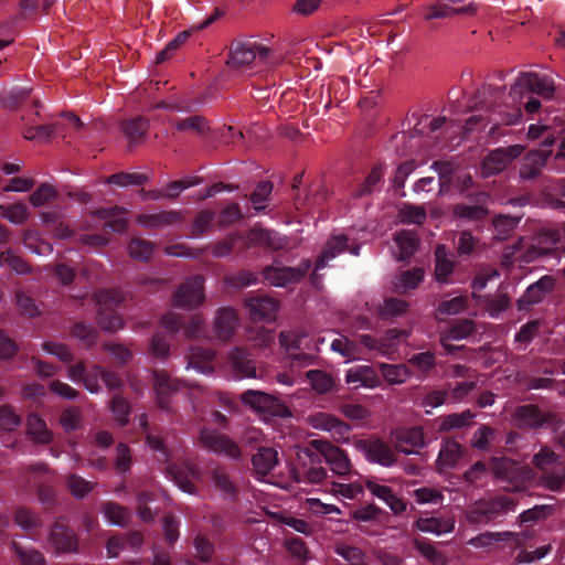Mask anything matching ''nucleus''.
<instances>
[{"instance_id": "obj_11", "label": "nucleus", "mask_w": 565, "mask_h": 565, "mask_svg": "<svg viewBox=\"0 0 565 565\" xmlns=\"http://www.w3.org/2000/svg\"><path fill=\"white\" fill-rule=\"evenodd\" d=\"M561 232L558 228H542L534 237L533 244L526 252V260L532 262L541 257H559Z\"/></svg>"}, {"instance_id": "obj_53", "label": "nucleus", "mask_w": 565, "mask_h": 565, "mask_svg": "<svg viewBox=\"0 0 565 565\" xmlns=\"http://www.w3.org/2000/svg\"><path fill=\"white\" fill-rule=\"evenodd\" d=\"M379 366L383 377L391 384H402L411 375V372L404 364L381 363Z\"/></svg>"}, {"instance_id": "obj_24", "label": "nucleus", "mask_w": 565, "mask_h": 565, "mask_svg": "<svg viewBox=\"0 0 565 565\" xmlns=\"http://www.w3.org/2000/svg\"><path fill=\"white\" fill-rule=\"evenodd\" d=\"M247 236V241L245 243V248H252L256 246H265L273 250H281L287 248L288 238L286 236L280 235L276 231H270L267 228H252Z\"/></svg>"}, {"instance_id": "obj_7", "label": "nucleus", "mask_w": 565, "mask_h": 565, "mask_svg": "<svg viewBox=\"0 0 565 565\" xmlns=\"http://www.w3.org/2000/svg\"><path fill=\"white\" fill-rule=\"evenodd\" d=\"M199 440L204 448L216 455H223L233 460H239L242 458V450L237 443L216 429L207 427L201 428Z\"/></svg>"}, {"instance_id": "obj_26", "label": "nucleus", "mask_w": 565, "mask_h": 565, "mask_svg": "<svg viewBox=\"0 0 565 565\" xmlns=\"http://www.w3.org/2000/svg\"><path fill=\"white\" fill-rule=\"evenodd\" d=\"M424 444V434L419 427L401 429L395 433V448L399 452L415 454L416 449L422 448Z\"/></svg>"}, {"instance_id": "obj_29", "label": "nucleus", "mask_w": 565, "mask_h": 565, "mask_svg": "<svg viewBox=\"0 0 565 565\" xmlns=\"http://www.w3.org/2000/svg\"><path fill=\"white\" fill-rule=\"evenodd\" d=\"M435 256V278L438 282H450V276L455 269L456 262L452 254L444 244L437 245L434 252Z\"/></svg>"}, {"instance_id": "obj_56", "label": "nucleus", "mask_w": 565, "mask_h": 565, "mask_svg": "<svg viewBox=\"0 0 565 565\" xmlns=\"http://www.w3.org/2000/svg\"><path fill=\"white\" fill-rule=\"evenodd\" d=\"M473 417L475 415L470 411L447 415L441 419L439 429L449 431L456 428H463L471 424Z\"/></svg>"}, {"instance_id": "obj_63", "label": "nucleus", "mask_w": 565, "mask_h": 565, "mask_svg": "<svg viewBox=\"0 0 565 565\" xmlns=\"http://www.w3.org/2000/svg\"><path fill=\"white\" fill-rule=\"evenodd\" d=\"M15 523L25 531H33L41 526V519L26 508H18L14 514Z\"/></svg>"}, {"instance_id": "obj_57", "label": "nucleus", "mask_w": 565, "mask_h": 565, "mask_svg": "<svg viewBox=\"0 0 565 565\" xmlns=\"http://www.w3.org/2000/svg\"><path fill=\"white\" fill-rule=\"evenodd\" d=\"M491 470L497 478L502 480H512L516 476V463L508 458H493Z\"/></svg>"}, {"instance_id": "obj_58", "label": "nucleus", "mask_w": 565, "mask_h": 565, "mask_svg": "<svg viewBox=\"0 0 565 565\" xmlns=\"http://www.w3.org/2000/svg\"><path fill=\"white\" fill-rule=\"evenodd\" d=\"M335 553L350 565H367L365 553L360 547L340 544L335 547Z\"/></svg>"}, {"instance_id": "obj_4", "label": "nucleus", "mask_w": 565, "mask_h": 565, "mask_svg": "<svg viewBox=\"0 0 565 565\" xmlns=\"http://www.w3.org/2000/svg\"><path fill=\"white\" fill-rule=\"evenodd\" d=\"M264 64H275L276 61L273 57V51L255 41H234L230 47V56L226 64L234 67H245L250 65L254 61Z\"/></svg>"}, {"instance_id": "obj_44", "label": "nucleus", "mask_w": 565, "mask_h": 565, "mask_svg": "<svg viewBox=\"0 0 565 565\" xmlns=\"http://www.w3.org/2000/svg\"><path fill=\"white\" fill-rule=\"evenodd\" d=\"M395 243L399 248V258L406 259L412 257L419 244L418 235L415 231L403 230L395 234Z\"/></svg>"}, {"instance_id": "obj_13", "label": "nucleus", "mask_w": 565, "mask_h": 565, "mask_svg": "<svg viewBox=\"0 0 565 565\" xmlns=\"http://www.w3.org/2000/svg\"><path fill=\"white\" fill-rule=\"evenodd\" d=\"M204 300V278L201 275L193 276L184 281L173 295L175 307L193 309Z\"/></svg>"}, {"instance_id": "obj_8", "label": "nucleus", "mask_w": 565, "mask_h": 565, "mask_svg": "<svg viewBox=\"0 0 565 565\" xmlns=\"http://www.w3.org/2000/svg\"><path fill=\"white\" fill-rule=\"evenodd\" d=\"M241 399L245 405H248L255 411L264 414L281 418L291 416L289 407L280 399L262 391H245L242 393Z\"/></svg>"}, {"instance_id": "obj_21", "label": "nucleus", "mask_w": 565, "mask_h": 565, "mask_svg": "<svg viewBox=\"0 0 565 565\" xmlns=\"http://www.w3.org/2000/svg\"><path fill=\"white\" fill-rule=\"evenodd\" d=\"M555 285L552 276L545 275L537 281L531 284L522 297L518 299L516 307L519 311H527L534 305L540 303L550 294Z\"/></svg>"}, {"instance_id": "obj_37", "label": "nucleus", "mask_w": 565, "mask_h": 565, "mask_svg": "<svg viewBox=\"0 0 565 565\" xmlns=\"http://www.w3.org/2000/svg\"><path fill=\"white\" fill-rule=\"evenodd\" d=\"M246 241V235L235 232L227 235L224 239L213 244L211 246V250L212 254L218 258L230 255L235 249L241 254L248 249L245 248Z\"/></svg>"}, {"instance_id": "obj_10", "label": "nucleus", "mask_w": 565, "mask_h": 565, "mask_svg": "<svg viewBox=\"0 0 565 565\" xmlns=\"http://www.w3.org/2000/svg\"><path fill=\"white\" fill-rule=\"evenodd\" d=\"M311 265L310 259H303L297 267L269 265L263 269L262 274L268 284L276 287H286L289 284L299 282L306 277Z\"/></svg>"}, {"instance_id": "obj_38", "label": "nucleus", "mask_w": 565, "mask_h": 565, "mask_svg": "<svg viewBox=\"0 0 565 565\" xmlns=\"http://www.w3.org/2000/svg\"><path fill=\"white\" fill-rule=\"evenodd\" d=\"M384 183V166L382 163L373 166L371 171L362 183L354 190V198L361 199L370 195L381 189Z\"/></svg>"}, {"instance_id": "obj_62", "label": "nucleus", "mask_w": 565, "mask_h": 565, "mask_svg": "<svg viewBox=\"0 0 565 565\" xmlns=\"http://www.w3.org/2000/svg\"><path fill=\"white\" fill-rule=\"evenodd\" d=\"M175 129L178 131H194L196 134H205L209 130V126L203 116L194 115L178 120L175 122Z\"/></svg>"}, {"instance_id": "obj_5", "label": "nucleus", "mask_w": 565, "mask_h": 565, "mask_svg": "<svg viewBox=\"0 0 565 565\" xmlns=\"http://www.w3.org/2000/svg\"><path fill=\"white\" fill-rule=\"evenodd\" d=\"M95 302L98 307L97 323L106 331H116L122 327V319L116 312L124 297L117 289L99 290L94 295Z\"/></svg>"}, {"instance_id": "obj_61", "label": "nucleus", "mask_w": 565, "mask_h": 565, "mask_svg": "<svg viewBox=\"0 0 565 565\" xmlns=\"http://www.w3.org/2000/svg\"><path fill=\"white\" fill-rule=\"evenodd\" d=\"M66 486L70 492L76 499H83L86 497L94 488V483L85 480L83 477L73 473L66 479Z\"/></svg>"}, {"instance_id": "obj_15", "label": "nucleus", "mask_w": 565, "mask_h": 565, "mask_svg": "<svg viewBox=\"0 0 565 565\" xmlns=\"http://www.w3.org/2000/svg\"><path fill=\"white\" fill-rule=\"evenodd\" d=\"M168 472L183 492L189 494L196 492L194 481L201 480V470L191 460L184 459L169 465Z\"/></svg>"}, {"instance_id": "obj_46", "label": "nucleus", "mask_w": 565, "mask_h": 565, "mask_svg": "<svg viewBox=\"0 0 565 565\" xmlns=\"http://www.w3.org/2000/svg\"><path fill=\"white\" fill-rule=\"evenodd\" d=\"M306 379L312 390L318 394H326L332 391L334 381L330 374L322 370H310L306 373Z\"/></svg>"}, {"instance_id": "obj_34", "label": "nucleus", "mask_w": 565, "mask_h": 565, "mask_svg": "<svg viewBox=\"0 0 565 565\" xmlns=\"http://www.w3.org/2000/svg\"><path fill=\"white\" fill-rule=\"evenodd\" d=\"M349 249L348 237L345 235H335L330 237L323 246V249L316 260V270L323 269L330 260Z\"/></svg>"}, {"instance_id": "obj_32", "label": "nucleus", "mask_w": 565, "mask_h": 565, "mask_svg": "<svg viewBox=\"0 0 565 565\" xmlns=\"http://www.w3.org/2000/svg\"><path fill=\"white\" fill-rule=\"evenodd\" d=\"M345 382L353 384L355 387H376L380 384V377L370 365H356L348 370L345 375Z\"/></svg>"}, {"instance_id": "obj_23", "label": "nucleus", "mask_w": 565, "mask_h": 565, "mask_svg": "<svg viewBox=\"0 0 565 565\" xmlns=\"http://www.w3.org/2000/svg\"><path fill=\"white\" fill-rule=\"evenodd\" d=\"M364 486L372 495L382 500L395 515H399L406 511V501L402 497H398L391 487L379 483L373 477L366 478Z\"/></svg>"}, {"instance_id": "obj_64", "label": "nucleus", "mask_w": 565, "mask_h": 565, "mask_svg": "<svg viewBox=\"0 0 565 565\" xmlns=\"http://www.w3.org/2000/svg\"><path fill=\"white\" fill-rule=\"evenodd\" d=\"M12 547L23 565H44L45 559L40 551L23 548L15 542L12 543Z\"/></svg>"}, {"instance_id": "obj_2", "label": "nucleus", "mask_w": 565, "mask_h": 565, "mask_svg": "<svg viewBox=\"0 0 565 565\" xmlns=\"http://www.w3.org/2000/svg\"><path fill=\"white\" fill-rule=\"evenodd\" d=\"M299 457L307 458L310 463H320L323 457L330 470L343 479H350L353 473V466L347 451L329 440H310L309 446L301 450Z\"/></svg>"}, {"instance_id": "obj_17", "label": "nucleus", "mask_w": 565, "mask_h": 565, "mask_svg": "<svg viewBox=\"0 0 565 565\" xmlns=\"http://www.w3.org/2000/svg\"><path fill=\"white\" fill-rule=\"evenodd\" d=\"M551 143H544L543 148L529 151L521 161L519 175L523 181L537 179L552 153Z\"/></svg>"}, {"instance_id": "obj_16", "label": "nucleus", "mask_w": 565, "mask_h": 565, "mask_svg": "<svg viewBox=\"0 0 565 565\" xmlns=\"http://www.w3.org/2000/svg\"><path fill=\"white\" fill-rule=\"evenodd\" d=\"M522 151L523 147L520 145L490 151L482 162V173L490 177L502 172Z\"/></svg>"}, {"instance_id": "obj_3", "label": "nucleus", "mask_w": 565, "mask_h": 565, "mask_svg": "<svg viewBox=\"0 0 565 565\" xmlns=\"http://www.w3.org/2000/svg\"><path fill=\"white\" fill-rule=\"evenodd\" d=\"M516 502L507 495L479 499L466 511V519L472 525H488L514 511Z\"/></svg>"}, {"instance_id": "obj_1", "label": "nucleus", "mask_w": 565, "mask_h": 565, "mask_svg": "<svg viewBox=\"0 0 565 565\" xmlns=\"http://www.w3.org/2000/svg\"><path fill=\"white\" fill-rule=\"evenodd\" d=\"M555 88L552 81L536 73H521L511 87L508 98L511 103L503 102L504 87H495L483 84L473 94L471 108L488 114V124H492L490 134H494L500 125H516L522 120V107L516 104V97L535 93L542 97L551 98Z\"/></svg>"}, {"instance_id": "obj_45", "label": "nucleus", "mask_w": 565, "mask_h": 565, "mask_svg": "<svg viewBox=\"0 0 565 565\" xmlns=\"http://www.w3.org/2000/svg\"><path fill=\"white\" fill-rule=\"evenodd\" d=\"M398 217L403 224L422 225L427 218V212L423 205L403 203L398 210Z\"/></svg>"}, {"instance_id": "obj_35", "label": "nucleus", "mask_w": 565, "mask_h": 565, "mask_svg": "<svg viewBox=\"0 0 565 565\" xmlns=\"http://www.w3.org/2000/svg\"><path fill=\"white\" fill-rule=\"evenodd\" d=\"M252 465L257 476L265 477L278 465V454L271 447H259L252 457Z\"/></svg>"}, {"instance_id": "obj_6", "label": "nucleus", "mask_w": 565, "mask_h": 565, "mask_svg": "<svg viewBox=\"0 0 565 565\" xmlns=\"http://www.w3.org/2000/svg\"><path fill=\"white\" fill-rule=\"evenodd\" d=\"M279 338L281 347L288 351L290 369L292 371L315 364L317 356L302 351L309 348V341L306 334L282 331Z\"/></svg>"}, {"instance_id": "obj_14", "label": "nucleus", "mask_w": 565, "mask_h": 565, "mask_svg": "<svg viewBox=\"0 0 565 565\" xmlns=\"http://www.w3.org/2000/svg\"><path fill=\"white\" fill-rule=\"evenodd\" d=\"M554 415L552 413L542 412L539 406L529 404L518 406L513 414V422L521 429H537L541 427H550Z\"/></svg>"}, {"instance_id": "obj_27", "label": "nucleus", "mask_w": 565, "mask_h": 565, "mask_svg": "<svg viewBox=\"0 0 565 565\" xmlns=\"http://www.w3.org/2000/svg\"><path fill=\"white\" fill-rule=\"evenodd\" d=\"M210 478L214 488L227 500H236L238 497V487L231 478L225 466L216 465L211 468Z\"/></svg>"}, {"instance_id": "obj_51", "label": "nucleus", "mask_w": 565, "mask_h": 565, "mask_svg": "<svg viewBox=\"0 0 565 565\" xmlns=\"http://www.w3.org/2000/svg\"><path fill=\"white\" fill-rule=\"evenodd\" d=\"M154 250V244L141 237H134L128 245V252L131 258L147 262L151 258Z\"/></svg>"}, {"instance_id": "obj_52", "label": "nucleus", "mask_w": 565, "mask_h": 565, "mask_svg": "<svg viewBox=\"0 0 565 565\" xmlns=\"http://www.w3.org/2000/svg\"><path fill=\"white\" fill-rule=\"evenodd\" d=\"M414 548L420 553L428 562L434 565H444L445 557L440 551H438L434 544L428 542L426 539L416 537L413 541Z\"/></svg>"}, {"instance_id": "obj_54", "label": "nucleus", "mask_w": 565, "mask_h": 565, "mask_svg": "<svg viewBox=\"0 0 565 565\" xmlns=\"http://www.w3.org/2000/svg\"><path fill=\"white\" fill-rule=\"evenodd\" d=\"M110 411L115 420L120 426H126L129 423L131 406L130 403L120 394H116L109 403Z\"/></svg>"}, {"instance_id": "obj_28", "label": "nucleus", "mask_w": 565, "mask_h": 565, "mask_svg": "<svg viewBox=\"0 0 565 565\" xmlns=\"http://www.w3.org/2000/svg\"><path fill=\"white\" fill-rule=\"evenodd\" d=\"M128 211L120 206L99 207L92 215L96 218L106 220L105 228L115 233H122L128 226V221L124 216Z\"/></svg>"}, {"instance_id": "obj_9", "label": "nucleus", "mask_w": 565, "mask_h": 565, "mask_svg": "<svg viewBox=\"0 0 565 565\" xmlns=\"http://www.w3.org/2000/svg\"><path fill=\"white\" fill-rule=\"evenodd\" d=\"M466 200H468L469 203H457L454 205L452 214L456 220L480 222L488 216V203L490 200L489 193L484 191L467 193Z\"/></svg>"}, {"instance_id": "obj_39", "label": "nucleus", "mask_w": 565, "mask_h": 565, "mask_svg": "<svg viewBox=\"0 0 565 565\" xmlns=\"http://www.w3.org/2000/svg\"><path fill=\"white\" fill-rule=\"evenodd\" d=\"M26 431L35 444L47 445L53 439L45 420L35 413H31L26 418Z\"/></svg>"}, {"instance_id": "obj_59", "label": "nucleus", "mask_w": 565, "mask_h": 565, "mask_svg": "<svg viewBox=\"0 0 565 565\" xmlns=\"http://www.w3.org/2000/svg\"><path fill=\"white\" fill-rule=\"evenodd\" d=\"M273 188L274 186L270 181H260L256 185L255 190L249 195V200L255 211L259 212L265 210L266 205H264V203L273 192Z\"/></svg>"}, {"instance_id": "obj_19", "label": "nucleus", "mask_w": 565, "mask_h": 565, "mask_svg": "<svg viewBox=\"0 0 565 565\" xmlns=\"http://www.w3.org/2000/svg\"><path fill=\"white\" fill-rule=\"evenodd\" d=\"M245 307L254 322H271L275 320L278 302L265 295H253L246 298Z\"/></svg>"}, {"instance_id": "obj_22", "label": "nucleus", "mask_w": 565, "mask_h": 565, "mask_svg": "<svg viewBox=\"0 0 565 565\" xmlns=\"http://www.w3.org/2000/svg\"><path fill=\"white\" fill-rule=\"evenodd\" d=\"M161 326L171 333L183 330L189 339L201 337L204 330L201 317L192 316L191 319L185 322L182 316L173 312H169L162 317Z\"/></svg>"}, {"instance_id": "obj_60", "label": "nucleus", "mask_w": 565, "mask_h": 565, "mask_svg": "<svg viewBox=\"0 0 565 565\" xmlns=\"http://www.w3.org/2000/svg\"><path fill=\"white\" fill-rule=\"evenodd\" d=\"M555 511L554 504H539L534 505L531 509H527L523 511L519 515L520 523H527V522H534L539 520L546 519L547 516L552 515Z\"/></svg>"}, {"instance_id": "obj_33", "label": "nucleus", "mask_w": 565, "mask_h": 565, "mask_svg": "<svg viewBox=\"0 0 565 565\" xmlns=\"http://www.w3.org/2000/svg\"><path fill=\"white\" fill-rule=\"evenodd\" d=\"M349 249L348 237L345 235H335L330 237L323 246V249L316 260V270L323 269L330 260Z\"/></svg>"}, {"instance_id": "obj_49", "label": "nucleus", "mask_w": 565, "mask_h": 565, "mask_svg": "<svg viewBox=\"0 0 565 565\" xmlns=\"http://www.w3.org/2000/svg\"><path fill=\"white\" fill-rule=\"evenodd\" d=\"M284 545L290 556L301 565L311 558L310 551L305 541L296 535L287 537Z\"/></svg>"}, {"instance_id": "obj_31", "label": "nucleus", "mask_w": 565, "mask_h": 565, "mask_svg": "<svg viewBox=\"0 0 565 565\" xmlns=\"http://www.w3.org/2000/svg\"><path fill=\"white\" fill-rule=\"evenodd\" d=\"M182 220L181 213L174 210L161 211L152 214H138L136 217L137 224L146 228H161L175 224Z\"/></svg>"}, {"instance_id": "obj_12", "label": "nucleus", "mask_w": 565, "mask_h": 565, "mask_svg": "<svg viewBox=\"0 0 565 565\" xmlns=\"http://www.w3.org/2000/svg\"><path fill=\"white\" fill-rule=\"evenodd\" d=\"M360 451L363 452L369 462L377 463L382 467H392L397 462V456L391 446L380 438L360 439L356 444Z\"/></svg>"}, {"instance_id": "obj_48", "label": "nucleus", "mask_w": 565, "mask_h": 565, "mask_svg": "<svg viewBox=\"0 0 565 565\" xmlns=\"http://www.w3.org/2000/svg\"><path fill=\"white\" fill-rule=\"evenodd\" d=\"M532 463L544 473H550L558 465V456L551 448L544 446L533 456Z\"/></svg>"}, {"instance_id": "obj_30", "label": "nucleus", "mask_w": 565, "mask_h": 565, "mask_svg": "<svg viewBox=\"0 0 565 565\" xmlns=\"http://www.w3.org/2000/svg\"><path fill=\"white\" fill-rule=\"evenodd\" d=\"M238 326V316L233 308H221L215 317L214 329L216 337L227 341L235 333Z\"/></svg>"}, {"instance_id": "obj_55", "label": "nucleus", "mask_w": 565, "mask_h": 565, "mask_svg": "<svg viewBox=\"0 0 565 565\" xmlns=\"http://www.w3.org/2000/svg\"><path fill=\"white\" fill-rule=\"evenodd\" d=\"M71 334L87 348L93 347L97 342L98 337L97 330L92 324L83 321L73 324Z\"/></svg>"}, {"instance_id": "obj_18", "label": "nucleus", "mask_w": 565, "mask_h": 565, "mask_svg": "<svg viewBox=\"0 0 565 565\" xmlns=\"http://www.w3.org/2000/svg\"><path fill=\"white\" fill-rule=\"evenodd\" d=\"M49 543L56 553H75L79 546L75 531L62 521H56L51 526Z\"/></svg>"}, {"instance_id": "obj_25", "label": "nucleus", "mask_w": 565, "mask_h": 565, "mask_svg": "<svg viewBox=\"0 0 565 565\" xmlns=\"http://www.w3.org/2000/svg\"><path fill=\"white\" fill-rule=\"evenodd\" d=\"M228 364L239 377H257L256 362L253 353L244 347H235L228 353Z\"/></svg>"}, {"instance_id": "obj_47", "label": "nucleus", "mask_w": 565, "mask_h": 565, "mask_svg": "<svg viewBox=\"0 0 565 565\" xmlns=\"http://www.w3.org/2000/svg\"><path fill=\"white\" fill-rule=\"evenodd\" d=\"M149 181V175L138 172H117L106 178L105 183L118 186L143 185Z\"/></svg>"}, {"instance_id": "obj_20", "label": "nucleus", "mask_w": 565, "mask_h": 565, "mask_svg": "<svg viewBox=\"0 0 565 565\" xmlns=\"http://www.w3.org/2000/svg\"><path fill=\"white\" fill-rule=\"evenodd\" d=\"M153 385L158 406L167 412L171 411L172 395L181 390L182 383L170 377L164 371L153 372Z\"/></svg>"}, {"instance_id": "obj_41", "label": "nucleus", "mask_w": 565, "mask_h": 565, "mask_svg": "<svg viewBox=\"0 0 565 565\" xmlns=\"http://www.w3.org/2000/svg\"><path fill=\"white\" fill-rule=\"evenodd\" d=\"M495 542H510L511 546H519L522 543L520 534L513 532H486L473 537L470 543L475 546H491Z\"/></svg>"}, {"instance_id": "obj_42", "label": "nucleus", "mask_w": 565, "mask_h": 565, "mask_svg": "<svg viewBox=\"0 0 565 565\" xmlns=\"http://www.w3.org/2000/svg\"><path fill=\"white\" fill-rule=\"evenodd\" d=\"M462 454L463 448L458 441L454 439H446L441 444L437 463L440 466L441 469L452 468L461 458Z\"/></svg>"}, {"instance_id": "obj_43", "label": "nucleus", "mask_w": 565, "mask_h": 565, "mask_svg": "<svg viewBox=\"0 0 565 565\" xmlns=\"http://www.w3.org/2000/svg\"><path fill=\"white\" fill-rule=\"evenodd\" d=\"M149 129V121L146 117L138 116L127 119L121 124V130L129 139L130 143L142 140Z\"/></svg>"}, {"instance_id": "obj_40", "label": "nucleus", "mask_w": 565, "mask_h": 565, "mask_svg": "<svg viewBox=\"0 0 565 565\" xmlns=\"http://www.w3.org/2000/svg\"><path fill=\"white\" fill-rule=\"evenodd\" d=\"M215 359L214 350L193 345L190 349L189 366L195 369L201 373H210L213 370L212 362Z\"/></svg>"}, {"instance_id": "obj_50", "label": "nucleus", "mask_w": 565, "mask_h": 565, "mask_svg": "<svg viewBox=\"0 0 565 565\" xmlns=\"http://www.w3.org/2000/svg\"><path fill=\"white\" fill-rule=\"evenodd\" d=\"M103 513L110 523L118 526H125L130 521L129 510L116 502H106L103 505Z\"/></svg>"}, {"instance_id": "obj_36", "label": "nucleus", "mask_w": 565, "mask_h": 565, "mask_svg": "<svg viewBox=\"0 0 565 565\" xmlns=\"http://www.w3.org/2000/svg\"><path fill=\"white\" fill-rule=\"evenodd\" d=\"M413 526L420 532L441 535L454 531L455 519L437 516L419 518L414 522Z\"/></svg>"}]
</instances>
